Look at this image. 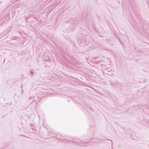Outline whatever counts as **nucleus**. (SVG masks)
I'll return each instance as SVG.
<instances>
[{
    "instance_id": "nucleus-1",
    "label": "nucleus",
    "mask_w": 149,
    "mask_h": 149,
    "mask_svg": "<svg viewBox=\"0 0 149 149\" xmlns=\"http://www.w3.org/2000/svg\"><path fill=\"white\" fill-rule=\"evenodd\" d=\"M29 73H30V74H31V76L32 75H34V73L32 71H30Z\"/></svg>"
}]
</instances>
